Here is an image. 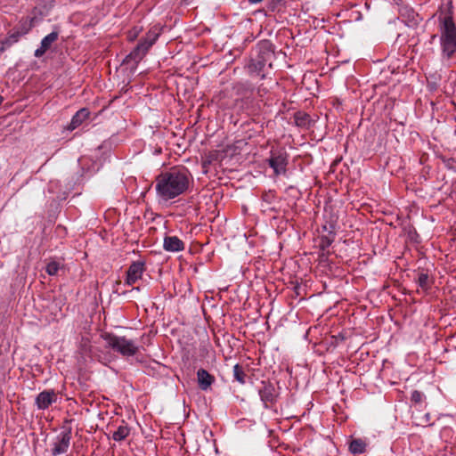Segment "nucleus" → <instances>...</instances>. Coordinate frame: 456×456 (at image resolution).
<instances>
[{
	"mask_svg": "<svg viewBox=\"0 0 456 456\" xmlns=\"http://www.w3.org/2000/svg\"><path fill=\"white\" fill-rule=\"evenodd\" d=\"M130 433V429L127 426H119L118 429L112 434V438L115 441H122L126 439Z\"/></svg>",
	"mask_w": 456,
	"mask_h": 456,
	"instance_id": "obj_16",
	"label": "nucleus"
},
{
	"mask_svg": "<svg viewBox=\"0 0 456 456\" xmlns=\"http://www.w3.org/2000/svg\"><path fill=\"white\" fill-rule=\"evenodd\" d=\"M423 397H424V395L423 393L418 391V390H414L412 393H411V401L416 403H419L422 402L423 400Z\"/></svg>",
	"mask_w": 456,
	"mask_h": 456,
	"instance_id": "obj_23",
	"label": "nucleus"
},
{
	"mask_svg": "<svg viewBox=\"0 0 456 456\" xmlns=\"http://www.w3.org/2000/svg\"><path fill=\"white\" fill-rule=\"evenodd\" d=\"M163 247L167 251L178 252L184 248V243L176 236H166Z\"/></svg>",
	"mask_w": 456,
	"mask_h": 456,
	"instance_id": "obj_12",
	"label": "nucleus"
},
{
	"mask_svg": "<svg viewBox=\"0 0 456 456\" xmlns=\"http://www.w3.org/2000/svg\"><path fill=\"white\" fill-rule=\"evenodd\" d=\"M310 121V117L305 113H297L296 115V123L297 126H306Z\"/></svg>",
	"mask_w": 456,
	"mask_h": 456,
	"instance_id": "obj_19",
	"label": "nucleus"
},
{
	"mask_svg": "<svg viewBox=\"0 0 456 456\" xmlns=\"http://www.w3.org/2000/svg\"><path fill=\"white\" fill-rule=\"evenodd\" d=\"M59 268L60 265L57 262L53 261L46 265L45 271L49 275H55L58 273Z\"/></svg>",
	"mask_w": 456,
	"mask_h": 456,
	"instance_id": "obj_20",
	"label": "nucleus"
},
{
	"mask_svg": "<svg viewBox=\"0 0 456 456\" xmlns=\"http://www.w3.org/2000/svg\"><path fill=\"white\" fill-rule=\"evenodd\" d=\"M190 184V173L184 168H172L156 178V191L164 200H169L183 194Z\"/></svg>",
	"mask_w": 456,
	"mask_h": 456,
	"instance_id": "obj_1",
	"label": "nucleus"
},
{
	"mask_svg": "<svg viewBox=\"0 0 456 456\" xmlns=\"http://www.w3.org/2000/svg\"><path fill=\"white\" fill-rule=\"evenodd\" d=\"M442 56L450 61L456 56V25L451 16H444L440 23Z\"/></svg>",
	"mask_w": 456,
	"mask_h": 456,
	"instance_id": "obj_3",
	"label": "nucleus"
},
{
	"mask_svg": "<svg viewBox=\"0 0 456 456\" xmlns=\"http://www.w3.org/2000/svg\"><path fill=\"white\" fill-rule=\"evenodd\" d=\"M197 380L200 389L207 390L215 381V378L205 369H200L197 371Z\"/></svg>",
	"mask_w": 456,
	"mask_h": 456,
	"instance_id": "obj_13",
	"label": "nucleus"
},
{
	"mask_svg": "<svg viewBox=\"0 0 456 456\" xmlns=\"http://www.w3.org/2000/svg\"><path fill=\"white\" fill-rule=\"evenodd\" d=\"M3 102V97L0 95V104L2 103Z\"/></svg>",
	"mask_w": 456,
	"mask_h": 456,
	"instance_id": "obj_27",
	"label": "nucleus"
},
{
	"mask_svg": "<svg viewBox=\"0 0 456 456\" xmlns=\"http://www.w3.org/2000/svg\"><path fill=\"white\" fill-rule=\"evenodd\" d=\"M57 400L58 395L54 390H44L37 395L35 403L39 410H45Z\"/></svg>",
	"mask_w": 456,
	"mask_h": 456,
	"instance_id": "obj_9",
	"label": "nucleus"
},
{
	"mask_svg": "<svg viewBox=\"0 0 456 456\" xmlns=\"http://www.w3.org/2000/svg\"><path fill=\"white\" fill-rule=\"evenodd\" d=\"M58 37L59 33L57 31H53L45 36L41 41L40 47L35 51V56L37 58L43 56L45 53L51 48L52 44L58 39Z\"/></svg>",
	"mask_w": 456,
	"mask_h": 456,
	"instance_id": "obj_11",
	"label": "nucleus"
},
{
	"mask_svg": "<svg viewBox=\"0 0 456 456\" xmlns=\"http://www.w3.org/2000/svg\"><path fill=\"white\" fill-rule=\"evenodd\" d=\"M89 116V111L86 109L79 110L72 118L68 129L74 130L82 124Z\"/></svg>",
	"mask_w": 456,
	"mask_h": 456,
	"instance_id": "obj_14",
	"label": "nucleus"
},
{
	"mask_svg": "<svg viewBox=\"0 0 456 456\" xmlns=\"http://www.w3.org/2000/svg\"><path fill=\"white\" fill-rule=\"evenodd\" d=\"M323 229L325 231H328L330 235H334L335 236V233H334V225L332 224H330L329 227L327 225H324L323 226Z\"/></svg>",
	"mask_w": 456,
	"mask_h": 456,
	"instance_id": "obj_24",
	"label": "nucleus"
},
{
	"mask_svg": "<svg viewBox=\"0 0 456 456\" xmlns=\"http://www.w3.org/2000/svg\"><path fill=\"white\" fill-rule=\"evenodd\" d=\"M106 341L108 347L115 352L119 353L123 356H134L138 351V346L132 339L126 337L117 336L111 333H104L102 335Z\"/></svg>",
	"mask_w": 456,
	"mask_h": 456,
	"instance_id": "obj_4",
	"label": "nucleus"
},
{
	"mask_svg": "<svg viewBox=\"0 0 456 456\" xmlns=\"http://www.w3.org/2000/svg\"><path fill=\"white\" fill-rule=\"evenodd\" d=\"M275 53L273 44L268 40L260 41L252 50L251 57L248 64L251 76L267 78L273 69Z\"/></svg>",
	"mask_w": 456,
	"mask_h": 456,
	"instance_id": "obj_2",
	"label": "nucleus"
},
{
	"mask_svg": "<svg viewBox=\"0 0 456 456\" xmlns=\"http://www.w3.org/2000/svg\"><path fill=\"white\" fill-rule=\"evenodd\" d=\"M144 272V263L141 261L134 262L126 272V283L132 285L135 283Z\"/></svg>",
	"mask_w": 456,
	"mask_h": 456,
	"instance_id": "obj_10",
	"label": "nucleus"
},
{
	"mask_svg": "<svg viewBox=\"0 0 456 456\" xmlns=\"http://www.w3.org/2000/svg\"><path fill=\"white\" fill-rule=\"evenodd\" d=\"M257 391L265 408L269 409L276 403L279 393L270 381H261Z\"/></svg>",
	"mask_w": 456,
	"mask_h": 456,
	"instance_id": "obj_5",
	"label": "nucleus"
},
{
	"mask_svg": "<svg viewBox=\"0 0 456 456\" xmlns=\"http://www.w3.org/2000/svg\"><path fill=\"white\" fill-rule=\"evenodd\" d=\"M246 373L244 371V369L240 364H235L233 366V378L235 380H237L240 384H245L246 380Z\"/></svg>",
	"mask_w": 456,
	"mask_h": 456,
	"instance_id": "obj_17",
	"label": "nucleus"
},
{
	"mask_svg": "<svg viewBox=\"0 0 456 456\" xmlns=\"http://www.w3.org/2000/svg\"><path fill=\"white\" fill-rule=\"evenodd\" d=\"M333 240H334V235L322 237V239H321V248L322 249H325V248H329L331 245V243L333 242Z\"/></svg>",
	"mask_w": 456,
	"mask_h": 456,
	"instance_id": "obj_22",
	"label": "nucleus"
},
{
	"mask_svg": "<svg viewBox=\"0 0 456 456\" xmlns=\"http://www.w3.org/2000/svg\"><path fill=\"white\" fill-rule=\"evenodd\" d=\"M210 164H211V159H205V160L203 161V164H202V165H203V167L205 168V167H208V165H210Z\"/></svg>",
	"mask_w": 456,
	"mask_h": 456,
	"instance_id": "obj_25",
	"label": "nucleus"
},
{
	"mask_svg": "<svg viewBox=\"0 0 456 456\" xmlns=\"http://www.w3.org/2000/svg\"><path fill=\"white\" fill-rule=\"evenodd\" d=\"M269 166L273 169L276 175L286 173L288 165V154L283 151H272L271 157L267 159Z\"/></svg>",
	"mask_w": 456,
	"mask_h": 456,
	"instance_id": "obj_7",
	"label": "nucleus"
},
{
	"mask_svg": "<svg viewBox=\"0 0 456 456\" xmlns=\"http://www.w3.org/2000/svg\"><path fill=\"white\" fill-rule=\"evenodd\" d=\"M366 444L362 439H354L350 443L349 450L354 454L362 453L365 451Z\"/></svg>",
	"mask_w": 456,
	"mask_h": 456,
	"instance_id": "obj_15",
	"label": "nucleus"
},
{
	"mask_svg": "<svg viewBox=\"0 0 456 456\" xmlns=\"http://www.w3.org/2000/svg\"><path fill=\"white\" fill-rule=\"evenodd\" d=\"M157 33H149L147 38L140 42L137 46L126 56V61H133L138 63L145 55L149 48L155 43L158 38Z\"/></svg>",
	"mask_w": 456,
	"mask_h": 456,
	"instance_id": "obj_6",
	"label": "nucleus"
},
{
	"mask_svg": "<svg viewBox=\"0 0 456 456\" xmlns=\"http://www.w3.org/2000/svg\"><path fill=\"white\" fill-rule=\"evenodd\" d=\"M251 4H258L262 2L263 0H248Z\"/></svg>",
	"mask_w": 456,
	"mask_h": 456,
	"instance_id": "obj_26",
	"label": "nucleus"
},
{
	"mask_svg": "<svg viewBox=\"0 0 456 456\" xmlns=\"http://www.w3.org/2000/svg\"><path fill=\"white\" fill-rule=\"evenodd\" d=\"M418 284L423 289H428L429 287V276L428 273H421L418 277Z\"/></svg>",
	"mask_w": 456,
	"mask_h": 456,
	"instance_id": "obj_18",
	"label": "nucleus"
},
{
	"mask_svg": "<svg viewBox=\"0 0 456 456\" xmlns=\"http://www.w3.org/2000/svg\"><path fill=\"white\" fill-rule=\"evenodd\" d=\"M71 439V429L67 428L66 430L60 433L57 436L56 441L53 443L52 449V454L56 456L59 454L65 453L69 446Z\"/></svg>",
	"mask_w": 456,
	"mask_h": 456,
	"instance_id": "obj_8",
	"label": "nucleus"
},
{
	"mask_svg": "<svg viewBox=\"0 0 456 456\" xmlns=\"http://www.w3.org/2000/svg\"><path fill=\"white\" fill-rule=\"evenodd\" d=\"M21 35H22V33L20 31H15L13 33L10 34V36L6 38L4 44L9 46V45H12L13 43H16Z\"/></svg>",
	"mask_w": 456,
	"mask_h": 456,
	"instance_id": "obj_21",
	"label": "nucleus"
}]
</instances>
